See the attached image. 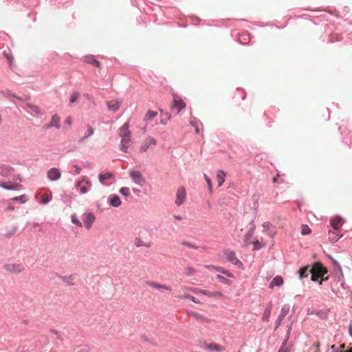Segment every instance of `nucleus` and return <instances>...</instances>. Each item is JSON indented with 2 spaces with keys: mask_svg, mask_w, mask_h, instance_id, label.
<instances>
[{
  "mask_svg": "<svg viewBox=\"0 0 352 352\" xmlns=\"http://www.w3.org/2000/svg\"><path fill=\"white\" fill-rule=\"evenodd\" d=\"M83 223L87 229H90L94 221H95V216L93 213L89 212L83 214Z\"/></svg>",
  "mask_w": 352,
  "mask_h": 352,
  "instance_id": "nucleus-10",
  "label": "nucleus"
},
{
  "mask_svg": "<svg viewBox=\"0 0 352 352\" xmlns=\"http://www.w3.org/2000/svg\"><path fill=\"white\" fill-rule=\"evenodd\" d=\"M206 267L209 270H215L217 267L213 266V265H207Z\"/></svg>",
  "mask_w": 352,
  "mask_h": 352,
  "instance_id": "nucleus-56",
  "label": "nucleus"
},
{
  "mask_svg": "<svg viewBox=\"0 0 352 352\" xmlns=\"http://www.w3.org/2000/svg\"><path fill=\"white\" fill-rule=\"evenodd\" d=\"M203 349L207 351H222L225 350V348L220 344H217L216 343H205L203 344Z\"/></svg>",
  "mask_w": 352,
  "mask_h": 352,
  "instance_id": "nucleus-11",
  "label": "nucleus"
},
{
  "mask_svg": "<svg viewBox=\"0 0 352 352\" xmlns=\"http://www.w3.org/2000/svg\"><path fill=\"white\" fill-rule=\"evenodd\" d=\"M72 222L74 224H76V226H78V227H82V223L78 220L76 215H75V214L72 215Z\"/></svg>",
  "mask_w": 352,
  "mask_h": 352,
  "instance_id": "nucleus-35",
  "label": "nucleus"
},
{
  "mask_svg": "<svg viewBox=\"0 0 352 352\" xmlns=\"http://www.w3.org/2000/svg\"><path fill=\"white\" fill-rule=\"evenodd\" d=\"M339 232L340 231H336L333 229L329 231V239L330 242L335 243L342 236Z\"/></svg>",
  "mask_w": 352,
  "mask_h": 352,
  "instance_id": "nucleus-13",
  "label": "nucleus"
},
{
  "mask_svg": "<svg viewBox=\"0 0 352 352\" xmlns=\"http://www.w3.org/2000/svg\"><path fill=\"white\" fill-rule=\"evenodd\" d=\"M190 300L192 302H195V303H199L200 302V301L197 298H195L193 296H191Z\"/></svg>",
  "mask_w": 352,
  "mask_h": 352,
  "instance_id": "nucleus-51",
  "label": "nucleus"
},
{
  "mask_svg": "<svg viewBox=\"0 0 352 352\" xmlns=\"http://www.w3.org/2000/svg\"><path fill=\"white\" fill-rule=\"evenodd\" d=\"M173 217L175 219H176L177 221H181L183 219V217L180 215H174Z\"/></svg>",
  "mask_w": 352,
  "mask_h": 352,
  "instance_id": "nucleus-50",
  "label": "nucleus"
},
{
  "mask_svg": "<svg viewBox=\"0 0 352 352\" xmlns=\"http://www.w3.org/2000/svg\"><path fill=\"white\" fill-rule=\"evenodd\" d=\"M311 233V229L307 225H302L301 227V234L302 235H307Z\"/></svg>",
  "mask_w": 352,
  "mask_h": 352,
  "instance_id": "nucleus-30",
  "label": "nucleus"
},
{
  "mask_svg": "<svg viewBox=\"0 0 352 352\" xmlns=\"http://www.w3.org/2000/svg\"><path fill=\"white\" fill-rule=\"evenodd\" d=\"M157 115L156 111H148V113L146 116V119H152L153 118L155 117Z\"/></svg>",
  "mask_w": 352,
  "mask_h": 352,
  "instance_id": "nucleus-40",
  "label": "nucleus"
},
{
  "mask_svg": "<svg viewBox=\"0 0 352 352\" xmlns=\"http://www.w3.org/2000/svg\"><path fill=\"white\" fill-rule=\"evenodd\" d=\"M88 134L85 137L87 138V136H89L94 133V130L91 127H89L87 129Z\"/></svg>",
  "mask_w": 352,
  "mask_h": 352,
  "instance_id": "nucleus-46",
  "label": "nucleus"
},
{
  "mask_svg": "<svg viewBox=\"0 0 352 352\" xmlns=\"http://www.w3.org/2000/svg\"><path fill=\"white\" fill-rule=\"evenodd\" d=\"M271 311H272V306L271 305H268L265 311H264V313L263 314V316H262V319L263 320H265V321H268L269 320V318H270V314H271Z\"/></svg>",
  "mask_w": 352,
  "mask_h": 352,
  "instance_id": "nucleus-28",
  "label": "nucleus"
},
{
  "mask_svg": "<svg viewBox=\"0 0 352 352\" xmlns=\"http://www.w3.org/2000/svg\"><path fill=\"white\" fill-rule=\"evenodd\" d=\"M14 201H20L21 203L23 204L26 202V197L25 195H21L19 197H15L12 199Z\"/></svg>",
  "mask_w": 352,
  "mask_h": 352,
  "instance_id": "nucleus-39",
  "label": "nucleus"
},
{
  "mask_svg": "<svg viewBox=\"0 0 352 352\" xmlns=\"http://www.w3.org/2000/svg\"><path fill=\"white\" fill-rule=\"evenodd\" d=\"M1 122H2V116H1V115L0 114V124L1 123Z\"/></svg>",
  "mask_w": 352,
  "mask_h": 352,
  "instance_id": "nucleus-61",
  "label": "nucleus"
},
{
  "mask_svg": "<svg viewBox=\"0 0 352 352\" xmlns=\"http://www.w3.org/2000/svg\"><path fill=\"white\" fill-rule=\"evenodd\" d=\"M82 180H81V181H78V182H77L76 183V184H75L76 187V188L80 187V186L82 185Z\"/></svg>",
  "mask_w": 352,
  "mask_h": 352,
  "instance_id": "nucleus-55",
  "label": "nucleus"
},
{
  "mask_svg": "<svg viewBox=\"0 0 352 352\" xmlns=\"http://www.w3.org/2000/svg\"><path fill=\"white\" fill-rule=\"evenodd\" d=\"M0 186L6 190H19L21 188V186L19 184L8 185L6 182L1 183Z\"/></svg>",
  "mask_w": 352,
  "mask_h": 352,
  "instance_id": "nucleus-22",
  "label": "nucleus"
},
{
  "mask_svg": "<svg viewBox=\"0 0 352 352\" xmlns=\"http://www.w3.org/2000/svg\"><path fill=\"white\" fill-rule=\"evenodd\" d=\"M174 107L178 110H182L186 108V103L184 100L178 96H175L173 100Z\"/></svg>",
  "mask_w": 352,
  "mask_h": 352,
  "instance_id": "nucleus-14",
  "label": "nucleus"
},
{
  "mask_svg": "<svg viewBox=\"0 0 352 352\" xmlns=\"http://www.w3.org/2000/svg\"><path fill=\"white\" fill-rule=\"evenodd\" d=\"M52 197L51 196L48 195H43L41 197V202L43 204H45L47 203H48L50 200H51Z\"/></svg>",
  "mask_w": 352,
  "mask_h": 352,
  "instance_id": "nucleus-34",
  "label": "nucleus"
},
{
  "mask_svg": "<svg viewBox=\"0 0 352 352\" xmlns=\"http://www.w3.org/2000/svg\"><path fill=\"white\" fill-rule=\"evenodd\" d=\"M82 182H85L88 187L91 186V182L86 177H82Z\"/></svg>",
  "mask_w": 352,
  "mask_h": 352,
  "instance_id": "nucleus-41",
  "label": "nucleus"
},
{
  "mask_svg": "<svg viewBox=\"0 0 352 352\" xmlns=\"http://www.w3.org/2000/svg\"><path fill=\"white\" fill-rule=\"evenodd\" d=\"M129 122H126L120 129V136L121 138V144L120 149L125 153L127 152L128 148L131 144V134L129 130Z\"/></svg>",
  "mask_w": 352,
  "mask_h": 352,
  "instance_id": "nucleus-1",
  "label": "nucleus"
},
{
  "mask_svg": "<svg viewBox=\"0 0 352 352\" xmlns=\"http://www.w3.org/2000/svg\"><path fill=\"white\" fill-rule=\"evenodd\" d=\"M80 191L82 194H85L88 191V188L86 186H82L80 188Z\"/></svg>",
  "mask_w": 352,
  "mask_h": 352,
  "instance_id": "nucleus-44",
  "label": "nucleus"
},
{
  "mask_svg": "<svg viewBox=\"0 0 352 352\" xmlns=\"http://www.w3.org/2000/svg\"><path fill=\"white\" fill-rule=\"evenodd\" d=\"M349 333L352 336V326H350L349 327Z\"/></svg>",
  "mask_w": 352,
  "mask_h": 352,
  "instance_id": "nucleus-59",
  "label": "nucleus"
},
{
  "mask_svg": "<svg viewBox=\"0 0 352 352\" xmlns=\"http://www.w3.org/2000/svg\"><path fill=\"white\" fill-rule=\"evenodd\" d=\"M186 199V192L184 186H180L176 193L175 204L180 206L184 204Z\"/></svg>",
  "mask_w": 352,
  "mask_h": 352,
  "instance_id": "nucleus-4",
  "label": "nucleus"
},
{
  "mask_svg": "<svg viewBox=\"0 0 352 352\" xmlns=\"http://www.w3.org/2000/svg\"><path fill=\"white\" fill-rule=\"evenodd\" d=\"M47 176L51 181H56L60 178L61 173L59 169L52 168L47 171Z\"/></svg>",
  "mask_w": 352,
  "mask_h": 352,
  "instance_id": "nucleus-9",
  "label": "nucleus"
},
{
  "mask_svg": "<svg viewBox=\"0 0 352 352\" xmlns=\"http://www.w3.org/2000/svg\"><path fill=\"white\" fill-rule=\"evenodd\" d=\"M216 270L226 275L228 277H230V278H233L234 277V275L228 272V270H226L223 267H218L216 268Z\"/></svg>",
  "mask_w": 352,
  "mask_h": 352,
  "instance_id": "nucleus-29",
  "label": "nucleus"
},
{
  "mask_svg": "<svg viewBox=\"0 0 352 352\" xmlns=\"http://www.w3.org/2000/svg\"><path fill=\"white\" fill-rule=\"evenodd\" d=\"M109 203L113 207H118L121 205V200L118 195H111L109 197Z\"/></svg>",
  "mask_w": 352,
  "mask_h": 352,
  "instance_id": "nucleus-20",
  "label": "nucleus"
},
{
  "mask_svg": "<svg viewBox=\"0 0 352 352\" xmlns=\"http://www.w3.org/2000/svg\"><path fill=\"white\" fill-rule=\"evenodd\" d=\"M279 177V175L278 174L276 177H274L273 178V182L275 183V182H277V180H278V177Z\"/></svg>",
  "mask_w": 352,
  "mask_h": 352,
  "instance_id": "nucleus-58",
  "label": "nucleus"
},
{
  "mask_svg": "<svg viewBox=\"0 0 352 352\" xmlns=\"http://www.w3.org/2000/svg\"><path fill=\"white\" fill-rule=\"evenodd\" d=\"M130 177L133 181L140 186H143L145 184V179L140 171L131 170Z\"/></svg>",
  "mask_w": 352,
  "mask_h": 352,
  "instance_id": "nucleus-5",
  "label": "nucleus"
},
{
  "mask_svg": "<svg viewBox=\"0 0 352 352\" xmlns=\"http://www.w3.org/2000/svg\"><path fill=\"white\" fill-rule=\"evenodd\" d=\"M284 283L283 278L280 276H275L270 283V288L272 289L275 286H281Z\"/></svg>",
  "mask_w": 352,
  "mask_h": 352,
  "instance_id": "nucleus-16",
  "label": "nucleus"
},
{
  "mask_svg": "<svg viewBox=\"0 0 352 352\" xmlns=\"http://www.w3.org/2000/svg\"><path fill=\"white\" fill-rule=\"evenodd\" d=\"M69 278L72 280V279H73V277H72V276H70L69 277Z\"/></svg>",
  "mask_w": 352,
  "mask_h": 352,
  "instance_id": "nucleus-64",
  "label": "nucleus"
},
{
  "mask_svg": "<svg viewBox=\"0 0 352 352\" xmlns=\"http://www.w3.org/2000/svg\"><path fill=\"white\" fill-rule=\"evenodd\" d=\"M107 106L111 110H117L121 107V101L118 100H112L108 102Z\"/></svg>",
  "mask_w": 352,
  "mask_h": 352,
  "instance_id": "nucleus-19",
  "label": "nucleus"
},
{
  "mask_svg": "<svg viewBox=\"0 0 352 352\" xmlns=\"http://www.w3.org/2000/svg\"><path fill=\"white\" fill-rule=\"evenodd\" d=\"M204 177L207 182L208 189H209L210 192H212V181L206 175H204Z\"/></svg>",
  "mask_w": 352,
  "mask_h": 352,
  "instance_id": "nucleus-38",
  "label": "nucleus"
},
{
  "mask_svg": "<svg viewBox=\"0 0 352 352\" xmlns=\"http://www.w3.org/2000/svg\"><path fill=\"white\" fill-rule=\"evenodd\" d=\"M85 62L95 65L96 67L100 69V63L92 55H88L85 57Z\"/></svg>",
  "mask_w": 352,
  "mask_h": 352,
  "instance_id": "nucleus-15",
  "label": "nucleus"
},
{
  "mask_svg": "<svg viewBox=\"0 0 352 352\" xmlns=\"http://www.w3.org/2000/svg\"><path fill=\"white\" fill-rule=\"evenodd\" d=\"M119 192L123 195V196H125V197H128L130 194V190H129V188H127V187H122Z\"/></svg>",
  "mask_w": 352,
  "mask_h": 352,
  "instance_id": "nucleus-32",
  "label": "nucleus"
},
{
  "mask_svg": "<svg viewBox=\"0 0 352 352\" xmlns=\"http://www.w3.org/2000/svg\"><path fill=\"white\" fill-rule=\"evenodd\" d=\"M309 272L311 274V280L315 281L318 278L323 277L327 273V270L320 263L318 262L314 264L309 270Z\"/></svg>",
  "mask_w": 352,
  "mask_h": 352,
  "instance_id": "nucleus-2",
  "label": "nucleus"
},
{
  "mask_svg": "<svg viewBox=\"0 0 352 352\" xmlns=\"http://www.w3.org/2000/svg\"><path fill=\"white\" fill-rule=\"evenodd\" d=\"M254 250H258L261 248V245H260V243L258 240L254 242Z\"/></svg>",
  "mask_w": 352,
  "mask_h": 352,
  "instance_id": "nucleus-43",
  "label": "nucleus"
},
{
  "mask_svg": "<svg viewBox=\"0 0 352 352\" xmlns=\"http://www.w3.org/2000/svg\"><path fill=\"white\" fill-rule=\"evenodd\" d=\"M9 209L12 210H14V208L13 207H10Z\"/></svg>",
  "mask_w": 352,
  "mask_h": 352,
  "instance_id": "nucleus-63",
  "label": "nucleus"
},
{
  "mask_svg": "<svg viewBox=\"0 0 352 352\" xmlns=\"http://www.w3.org/2000/svg\"><path fill=\"white\" fill-rule=\"evenodd\" d=\"M65 122L67 124H71V120L69 118H67Z\"/></svg>",
  "mask_w": 352,
  "mask_h": 352,
  "instance_id": "nucleus-57",
  "label": "nucleus"
},
{
  "mask_svg": "<svg viewBox=\"0 0 352 352\" xmlns=\"http://www.w3.org/2000/svg\"><path fill=\"white\" fill-rule=\"evenodd\" d=\"M5 55H6V57L7 58V59L8 60L9 64L11 65L14 60L13 56L12 55H9V54H5Z\"/></svg>",
  "mask_w": 352,
  "mask_h": 352,
  "instance_id": "nucleus-42",
  "label": "nucleus"
},
{
  "mask_svg": "<svg viewBox=\"0 0 352 352\" xmlns=\"http://www.w3.org/2000/svg\"><path fill=\"white\" fill-rule=\"evenodd\" d=\"M196 270L192 267V266H188L186 267V274L188 276H192L194 274L196 273Z\"/></svg>",
  "mask_w": 352,
  "mask_h": 352,
  "instance_id": "nucleus-37",
  "label": "nucleus"
},
{
  "mask_svg": "<svg viewBox=\"0 0 352 352\" xmlns=\"http://www.w3.org/2000/svg\"><path fill=\"white\" fill-rule=\"evenodd\" d=\"M309 272V267L305 266L302 267L299 270V277L300 278H303L305 277H307Z\"/></svg>",
  "mask_w": 352,
  "mask_h": 352,
  "instance_id": "nucleus-27",
  "label": "nucleus"
},
{
  "mask_svg": "<svg viewBox=\"0 0 352 352\" xmlns=\"http://www.w3.org/2000/svg\"><path fill=\"white\" fill-rule=\"evenodd\" d=\"M147 285H148L149 287H152V288H155V289H165V290H170V287L168 286H166V285H160L156 282H153V281H148L146 283Z\"/></svg>",
  "mask_w": 352,
  "mask_h": 352,
  "instance_id": "nucleus-18",
  "label": "nucleus"
},
{
  "mask_svg": "<svg viewBox=\"0 0 352 352\" xmlns=\"http://www.w3.org/2000/svg\"><path fill=\"white\" fill-rule=\"evenodd\" d=\"M192 296L189 295V294H184L183 296H179L178 297L181 298H188V299H190Z\"/></svg>",
  "mask_w": 352,
  "mask_h": 352,
  "instance_id": "nucleus-48",
  "label": "nucleus"
},
{
  "mask_svg": "<svg viewBox=\"0 0 352 352\" xmlns=\"http://www.w3.org/2000/svg\"><path fill=\"white\" fill-rule=\"evenodd\" d=\"M278 352H288L287 350L286 349H285L284 346H281V347L280 348Z\"/></svg>",
  "mask_w": 352,
  "mask_h": 352,
  "instance_id": "nucleus-53",
  "label": "nucleus"
},
{
  "mask_svg": "<svg viewBox=\"0 0 352 352\" xmlns=\"http://www.w3.org/2000/svg\"><path fill=\"white\" fill-rule=\"evenodd\" d=\"M162 117H164L165 119H168L170 118V116H168V113L167 112H164V113H162L161 115Z\"/></svg>",
  "mask_w": 352,
  "mask_h": 352,
  "instance_id": "nucleus-52",
  "label": "nucleus"
},
{
  "mask_svg": "<svg viewBox=\"0 0 352 352\" xmlns=\"http://www.w3.org/2000/svg\"><path fill=\"white\" fill-rule=\"evenodd\" d=\"M226 176V173L222 170H219L217 173V179L218 182V186L220 187L223 185V182H225V177Z\"/></svg>",
  "mask_w": 352,
  "mask_h": 352,
  "instance_id": "nucleus-17",
  "label": "nucleus"
},
{
  "mask_svg": "<svg viewBox=\"0 0 352 352\" xmlns=\"http://www.w3.org/2000/svg\"><path fill=\"white\" fill-rule=\"evenodd\" d=\"M201 291H204V289H199L198 288H195L194 287L193 289H192V292H194V293H201Z\"/></svg>",
  "mask_w": 352,
  "mask_h": 352,
  "instance_id": "nucleus-49",
  "label": "nucleus"
},
{
  "mask_svg": "<svg viewBox=\"0 0 352 352\" xmlns=\"http://www.w3.org/2000/svg\"><path fill=\"white\" fill-rule=\"evenodd\" d=\"M191 316L192 317H194L195 318H196L197 320H203V321H206L207 320V318L196 312H192L191 314Z\"/></svg>",
  "mask_w": 352,
  "mask_h": 352,
  "instance_id": "nucleus-36",
  "label": "nucleus"
},
{
  "mask_svg": "<svg viewBox=\"0 0 352 352\" xmlns=\"http://www.w3.org/2000/svg\"><path fill=\"white\" fill-rule=\"evenodd\" d=\"M60 117H58L57 115H54L52 118V120H51V124L50 125L48 126V127L50 126H54L57 129H59L60 128Z\"/></svg>",
  "mask_w": 352,
  "mask_h": 352,
  "instance_id": "nucleus-26",
  "label": "nucleus"
},
{
  "mask_svg": "<svg viewBox=\"0 0 352 352\" xmlns=\"http://www.w3.org/2000/svg\"><path fill=\"white\" fill-rule=\"evenodd\" d=\"M184 245H186L187 247H189L190 248H194V249H196L197 248H195V246L194 245H192V243H188V242H184L183 243Z\"/></svg>",
  "mask_w": 352,
  "mask_h": 352,
  "instance_id": "nucleus-45",
  "label": "nucleus"
},
{
  "mask_svg": "<svg viewBox=\"0 0 352 352\" xmlns=\"http://www.w3.org/2000/svg\"><path fill=\"white\" fill-rule=\"evenodd\" d=\"M113 177V174L110 172H107L105 173H100L98 175V179L100 183L104 184L107 179H111Z\"/></svg>",
  "mask_w": 352,
  "mask_h": 352,
  "instance_id": "nucleus-23",
  "label": "nucleus"
},
{
  "mask_svg": "<svg viewBox=\"0 0 352 352\" xmlns=\"http://www.w3.org/2000/svg\"><path fill=\"white\" fill-rule=\"evenodd\" d=\"M157 144V141L152 137L146 138L142 144L140 148V151L142 153L146 152L149 148L155 146Z\"/></svg>",
  "mask_w": 352,
  "mask_h": 352,
  "instance_id": "nucleus-6",
  "label": "nucleus"
},
{
  "mask_svg": "<svg viewBox=\"0 0 352 352\" xmlns=\"http://www.w3.org/2000/svg\"><path fill=\"white\" fill-rule=\"evenodd\" d=\"M78 352H87L85 349H80Z\"/></svg>",
  "mask_w": 352,
  "mask_h": 352,
  "instance_id": "nucleus-60",
  "label": "nucleus"
},
{
  "mask_svg": "<svg viewBox=\"0 0 352 352\" xmlns=\"http://www.w3.org/2000/svg\"><path fill=\"white\" fill-rule=\"evenodd\" d=\"M344 219L338 216L332 217L331 219V226L336 231H340L342 225L344 224Z\"/></svg>",
  "mask_w": 352,
  "mask_h": 352,
  "instance_id": "nucleus-8",
  "label": "nucleus"
},
{
  "mask_svg": "<svg viewBox=\"0 0 352 352\" xmlns=\"http://www.w3.org/2000/svg\"><path fill=\"white\" fill-rule=\"evenodd\" d=\"M3 268L6 272L15 274L22 273L25 270V267L23 264L16 263H6Z\"/></svg>",
  "mask_w": 352,
  "mask_h": 352,
  "instance_id": "nucleus-3",
  "label": "nucleus"
},
{
  "mask_svg": "<svg viewBox=\"0 0 352 352\" xmlns=\"http://www.w3.org/2000/svg\"><path fill=\"white\" fill-rule=\"evenodd\" d=\"M79 96H80V94L78 92H74L70 96V100H69L70 102L71 103L76 102L77 101V100L78 99Z\"/></svg>",
  "mask_w": 352,
  "mask_h": 352,
  "instance_id": "nucleus-33",
  "label": "nucleus"
},
{
  "mask_svg": "<svg viewBox=\"0 0 352 352\" xmlns=\"http://www.w3.org/2000/svg\"><path fill=\"white\" fill-rule=\"evenodd\" d=\"M289 310V307L287 305H285L280 311V314H279L277 320H276V327H278L281 321L283 320V318L286 316V315L288 314Z\"/></svg>",
  "mask_w": 352,
  "mask_h": 352,
  "instance_id": "nucleus-12",
  "label": "nucleus"
},
{
  "mask_svg": "<svg viewBox=\"0 0 352 352\" xmlns=\"http://www.w3.org/2000/svg\"><path fill=\"white\" fill-rule=\"evenodd\" d=\"M194 287H184L183 289L184 291H190L192 292V289H193Z\"/></svg>",
  "mask_w": 352,
  "mask_h": 352,
  "instance_id": "nucleus-54",
  "label": "nucleus"
},
{
  "mask_svg": "<svg viewBox=\"0 0 352 352\" xmlns=\"http://www.w3.org/2000/svg\"><path fill=\"white\" fill-rule=\"evenodd\" d=\"M134 245L137 248H140V247H142V246L149 248L151 246V242L144 243L141 239L135 238L134 240Z\"/></svg>",
  "mask_w": 352,
  "mask_h": 352,
  "instance_id": "nucleus-25",
  "label": "nucleus"
},
{
  "mask_svg": "<svg viewBox=\"0 0 352 352\" xmlns=\"http://www.w3.org/2000/svg\"><path fill=\"white\" fill-rule=\"evenodd\" d=\"M74 167H75V168H76V174H80V172H81V170H82V168H81L80 167H79V166H76V165H74Z\"/></svg>",
  "mask_w": 352,
  "mask_h": 352,
  "instance_id": "nucleus-47",
  "label": "nucleus"
},
{
  "mask_svg": "<svg viewBox=\"0 0 352 352\" xmlns=\"http://www.w3.org/2000/svg\"><path fill=\"white\" fill-rule=\"evenodd\" d=\"M225 255L227 260L232 263L233 265L239 267L242 265V263L237 258L234 252L227 250L225 252Z\"/></svg>",
  "mask_w": 352,
  "mask_h": 352,
  "instance_id": "nucleus-7",
  "label": "nucleus"
},
{
  "mask_svg": "<svg viewBox=\"0 0 352 352\" xmlns=\"http://www.w3.org/2000/svg\"><path fill=\"white\" fill-rule=\"evenodd\" d=\"M346 352H352V347L349 351H347Z\"/></svg>",
  "mask_w": 352,
  "mask_h": 352,
  "instance_id": "nucleus-62",
  "label": "nucleus"
},
{
  "mask_svg": "<svg viewBox=\"0 0 352 352\" xmlns=\"http://www.w3.org/2000/svg\"><path fill=\"white\" fill-rule=\"evenodd\" d=\"M201 294L206 295L209 297H217V298H223L224 296L222 293L219 292H210V291H201Z\"/></svg>",
  "mask_w": 352,
  "mask_h": 352,
  "instance_id": "nucleus-21",
  "label": "nucleus"
},
{
  "mask_svg": "<svg viewBox=\"0 0 352 352\" xmlns=\"http://www.w3.org/2000/svg\"><path fill=\"white\" fill-rule=\"evenodd\" d=\"M217 279L219 282L223 283L226 284V285H230V283H231L230 281L228 279H227L226 278H225V277H223V276H222L221 275H217Z\"/></svg>",
  "mask_w": 352,
  "mask_h": 352,
  "instance_id": "nucleus-31",
  "label": "nucleus"
},
{
  "mask_svg": "<svg viewBox=\"0 0 352 352\" xmlns=\"http://www.w3.org/2000/svg\"><path fill=\"white\" fill-rule=\"evenodd\" d=\"M263 227L265 230L270 231V234L271 236H273L276 232L274 230V228L272 224L268 221L264 222L263 223Z\"/></svg>",
  "mask_w": 352,
  "mask_h": 352,
  "instance_id": "nucleus-24",
  "label": "nucleus"
}]
</instances>
